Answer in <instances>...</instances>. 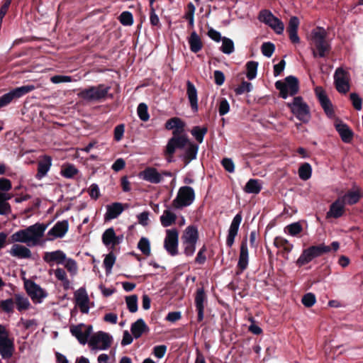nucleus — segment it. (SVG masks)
Segmentation results:
<instances>
[{"mask_svg":"<svg viewBox=\"0 0 363 363\" xmlns=\"http://www.w3.org/2000/svg\"><path fill=\"white\" fill-rule=\"evenodd\" d=\"M195 199V193L192 187L184 186L179 188L177 196L172 201V206L181 209L190 206Z\"/></svg>","mask_w":363,"mask_h":363,"instance_id":"obj_8","label":"nucleus"},{"mask_svg":"<svg viewBox=\"0 0 363 363\" xmlns=\"http://www.w3.org/2000/svg\"><path fill=\"white\" fill-rule=\"evenodd\" d=\"M333 77L337 91L341 94H346L350 90L347 72L342 67H338L336 69Z\"/></svg>","mask_w":363,"mask_h":363,"instance_id":"obj_14","label":"nucleus"},{"mask_svg":"<svg viewBox=\"0 0 363 363\" xmlns=\"http://www.w3.org/2000/svg\"><path fill=\"white\" fill-rule=\"evenodd\" d=\"M125 302L130 313H135L138 311V296L136 295L127 296Z\"/></svg>","mask_w":363,"mask_h":363,"instance_id":"obj_52","label":"nucleus"},{"mask_svg":"<svg viewBox=\"0 0 363 363\" xmlns=\"http://www.w3.org/2000/svg\"><path fill=\"white\" fill-rule=\"evenodd\" d=\"M274 17L275 16H274L270 11L264 9L260 11L258 16V19L260 22L264 23L268 26Z\"/></svg>","mask_w":363,"mask_h":363,"instance_id":"obj_51","label":"nucleus"},{"mask_svg":"<svg viewBox=\"0 0 363 363\" xmlns=\"http://www.w3.org/2000/svg\"><path fill=\"white\" fill-rule=\"evenodd\" d=\"M15 352L14 340L9 337L6 328L0 324V356L3 359H11Z\"/></svg>","mask_w":363,"mask_h":363,"instance_id":"obj_7","label":"nucleus"},{"mask_svg":"<svg viewBox=\"0 0 363 363\" xmlns=\"http://www.w3.org/2000/svg\"><path fill=\"white\" fill-rule=\"evenodd\" d=\"M326 37L327 32L322 27H317L311 31V41L315 48L313 50L314 57H324L330 51V45Z\"/></svg>","mask_w":363,"mask_h":363,"instance_id":"obj_2","label":"nucleus"},{"mask_svg":"<svg viewBox=\"0 0 363 363\" xmlns=\"http://www.w3.org/2000/svg\"><path fill=\"white\" fill-rule=\"evenodd\" d=\"M242 220V216L240 212L237 213L233 218L228 229V247H231L234 243Z\"/></svg>","mask_w":363,"mask_h":363,"instance_id":"obj_24","label":"nucleus"},{"mask_svg":"<svg viewBox=\"0 0 363 363\" xmlns=\"http://www.w3.org/2000/svg\"><path fill=\"white\" fill-rule=\"evenodd\" d=\"M35 89L32 84L19 86L0 96V108L9 104L14 99H18Z\"/></svg>","mask_w":363,"mask_h":363,"instance_id":"obj_10","label":"nucleus"},{"mask_svg":"<svg viewBox=\"0 0 363 363\" xmlns=\"http://www.w3.org/2000/svg\"><path fill=\"white\" fill-rule=\"evenodd\" d=\"M63 264L72 276L77 274V262L74 259L66 257V260L65 261Z\"/></svg>","mask_w":363,"mask_h":363,"instance_id":"obj_58","label":"nucleus"},{"mask_svg":"<svg viewBox=\"0 0 363 363\" xmlns=\"http://www.w3.org/2000/svg\"><path fill=\"white\" fill-rule=\"evenodd\" d=\"M206 301V296L203 288H199L196 290L195 296V306L198 311V320L199 321L203 319L204 303Z\"/></svg>","mask_w":363,"mask_h":363,"instance_id":"obj_25","label":"nucleus"},{"mask_svg":"<svg viewBox=\"0 0 363 363\" xmlns=\"http://www.w3.org/2000/svg\"><path fill=\"white\" fill-rule=\"evenodd\" d=\"M208 35L214 41L220 42L222 40L220 50L223 53L227 54V38L225 37L222 38L220 33L213 28L208 30Z\"/></svg>","mask_w":363,"mask_h":363,"instance_id":"obj_38","label":"nucleus"},{"mask_svg":"<svg viewBox=\"0 0 363 363\" xmlns=\"http://www.w3.org/2000/svg\"><path fill=\"white\" fill-rule=\"evenodd\" d=\"M302 230L303 228L301 223L299 222H295L286 225L284 229V232L291 236H296L302 231Z\"/></svg>","mask_w":363,"mask_h":363,"instance_id":"obj_47","label":"nucleus"},{"mask_svg":"<svg viewBox=\"0 0 363 363\" xmlns=\"http://www.w3.org/2000/svg\"><path fill=\"white\" fill-rule=\"evenodd\" d=\"M275 87L279 91L280 96L284 99L289 96L296 95L299 90V83L298 79L292 75L285 78L284 82L279 80L275 82Z\"/></svg>","mask_w":363,"mask_h":363,"instance_id":"obj_5","label":"nucleus"},{"mask_svg":"<svg viewBox=\"0 0 363 363\" xmlns=\"http://www.w3.org/2000/svg\"><path fill=\"white\" fill-rule=\"evenodd\" d=\"M69 331L81 345H84L89 342L93 332V327L91 325L79 323L70 326Z\"/></svg>","mask_w":363,"mask_h":363,"instance_id":"obj_11","label":"nucleus"},{"mask_svg":"<svg viewBox=\"0 0 363 363\" xmlns=\"http://www.w3.org/2000/svg\"><path fill=\"white\" fill-rule=\"evenodd\" d=\"M9 251L10 255L18 259H29L32 256L31 251L28 246H24L14 242Z\"/></svg>","mask_w":363,"mask_h":363,"instance_id":"obj_23","label":"nucleus"},{"mask_svg":"<svg viewBox=\"0 0 363 363\" xmlns=\"http://www.w3.org/2000/svg\"><path fill=\"white\" fill-rule=\"evenodd\" d=\"M274 17L275 16H274L270 11L264 9L260 11L258 16V19L260 22L264 23L268 26Z\"/></svg>","mask_w":363,"mask_h":363,"instance_id":"obj_50","label":"nucleus"},{"mask_svg":"<svg viewBox=\"0 0 363 363\" xmlns=\"http://www.w3.org/2000/svg\"><path fill=\"white\" fill-rule=\"evenodd\" d=\"M0 308L7 313H11L14 308V301L12 298L3 300L0 302Z\"/></svg>","mask_w":363,"mask_h":363,"instance_id":"obj_57","label":"nucleus"},{"mask_svg":"<svg viewBox=\"0 0 363 363\" xmlns=\"http://www.w3.org/2000/svg\"><path fill=\"white\" fill-rule=\"evenodd\" d=\"M277 34L281 35L284 30V23L277 17H274L272 22L268 25Z\"/></svg>","mask_w":363,"mask_h":363,"instance_id":"obj_48","label":"nucleus"},{"mask_svg":"<svg viewBox=\"0 0 363 363\" xmlns=\"http://www.w3.org/2000/svg\"><path fill=\"white\" fill-rule=\"evenodd\" d=\"M274 245L277 247H282L287 252H290L294 247L291 243L282 237L275 238Z\"/></svg>","mask_w":363,"mask_h":363,"instance_id":"obj_45","label":"nucleus"},{"mask_svg":"<svg viewBox=\"0 0 363 363\" xmlns=\"http://www.w3.org/2000/svg\"><path fill=\"white\" fill-rule=\"evenodd\" d=\"M179 233L176 228L166 230L164 247L172 256L178 254Z\"/></svg>","mask_w":363,"mask_h":363,"instance_id":"obj_13","label":"nucleus"},{"mask_svg":"<svg viewBox=\"0 0 363 363\" xmlns=\"http://www.w3.org/2000/svg\"><path fill=\"white\" fill-rule=\"evenodd\" d=\"M78 172V170L74 165H68L62 170V174L66 178H72Z\"/></svg>","mask_w":363,"mask_h":363,"instance_id":"obj_62","label":"nucleus"},{"mask_svg":"<svg viewBox=\"0 0 363 363\" xmlns=\"http://www.w3.org/2000/svg\"><path fill=\"white\" fill-rule=\"evenodd\" d=\"M69 229V223L67 220L57 221L47 233L46 241H52L57 238H63Z\"/></svg>","mask_w":363,"mask_h":363,"instance_id":"obj_16","label":"nucleus"},{"mask_svg":"<svg viewBox=\"0 0 363 363\" xmlns=\"http://www.w3.org/2000/svg\"><path fill=\"white\" fill-rule=\"evenodd\" d=\"M138 117L143 121H147L150 118V115L147 111V106L145 103H140L137 108Z\"/></svg>","mask_w":363,"mask_h":363,"instance_id":"obj_53","label":"nucleus"},{"mask_svg":"<svg viewBox=\"0 0 363 363\" xmlns=\"http://www.w3.org/2000/svg\"><path fill=\"white\" fill-rule=\"evenodd\" d=\"M139 177L152 184H159L164 177H172V173L167 171L160 172L156 168L148 167L139 173Z\"/></svg>","mask_w":363,"mask_h":363,"instance_id":"obj_12","label":"nucleus"},{"mask_svg":"<svg viewBox=\"0 0 363 363\" xmlns=\"http://www.w3.org/2000/svg\"><path fill=\"white\" fill-rule=\"evenodd\" d=\"M275 46L271 42L264 43L261 46V51L264 56L270 57L274 52Z\"/></svg>","mask_w":363,"mask_h":363,"instance_id":"obj_56","label":"nucleus"},{"mask_svg":"<svg viewBox=\"0 0 363 363\" xmlns=\"http://www.w3.org/2000/svg\"><path fill=\"white\" fill-rule=\"evenodd\" d=\"M112 340L108 333L99 331L91 335L88 345L91 350H106L110 347Z\"/></svg>","mask_w":363,"mask_h":363,"instance_id":"obj_9","label":"nucleus"},{"mask_svg":"<svg viewBox=\"0 0 363 363\" xmlns=\"http://www.w3.org/2000/svg\"><path fill=\"white\" fill-rule=\"evenodd\" d=\"M124 208L122 203L116 202L106 206V212L104 218L106 220H111L116 218L123 211Z\"/></svg>","mask_w":363,"mask_h":363,"instance_id":"obj_30","label":"nucleus"},{"mask_svg":"<svg viewBox=\"0 0 363 363\" xmlns=\"http://www.w3.org/2000/svg\"><path fill=\"white\" fill-rule=\"evenodd\" d=\"M183 242H197L198 230L193 225L188 226L182 236Z\"/></svg>","mask_w":363,"mask_h":363,"instance_id":"obj_40","label":"nucleus"},{"mask_svg":"<svg viewBox=\"0 0 363 363\" xmlns=\"http://www.w3.org/2000/svg\"><path fill=\"white\" fill-rule=\"evenodd\" d=\"M263 182L257 179H249L245 187L244 191L247 194H258L262 189Z\"/></svg>","mask_w":363,"mask_h":363,"instance_id":"obj_33","label":"nucleus"},{"mask_svg":"<svg viewBox=\"0 0 363 363\" xmlns=\"http://www.w3.org/2000/svg\"><path fill=\"white\" fill-rule=\"evenodd\" d=\"M342 199L343 203L349 205L357 203L361 198V194L359 189L349 191L345 194L340 196Z\"/></svg>","mask_w":363,"mask_h":363,"instance_id":"obj_36","label":"nucleus"},{"mask_svg":"<svg viewBox=\"0 0 363 363\" xmlns=\"http://www.w3.org/2000/svg\"><path fill=\"white\" fill-rule=\"evenodd\" d=\"M207 130L208 129L206 127L194 126L191 129V133L198 143H201L203 140L204 135L207 133Z\"/></svg>","mask_w":363,"mask_h":363,"instance_id":"obj_43","label":"nucleus"},{"mask_svg":"<svg viewBox=\"0 0 363 363\" xmlns=\"http://www.w3.org/2000/svg\"><path fill=\"white\" fill-rule=\"evenodd\" d=\"M66 254L60 250L52 252H45L43 255V259L44 262L48 263L50 266L54 264H62L66 260Z\"/></svg>","mask_w":363,"mask_h":363,"instance_id":"obj_21","label":"nucleus"},{"mask_svg":"<svg viewBox=\"0 0 363 363\" xmlns=\"http://www.w3.org/2000/svg\"><path fill=\"white\" fill-rule=\"evenodd\" d=\"M176 214L170 209H166L160 216V223L163 227H169L175 223Z\"/></svg>","mask_w":363,"mask_h":363,"instance_id":"obj_37","label":"nucleus"},{"mask_svg":"<svg viewBox=\"0 0 363 363\" xmlns=\"http://www.w3.org/2000/svg\"><path fill=\"white\" fill-rule=\"evenodd\" d=\"M101 238L102 242L106 247L113 249L123 242V235H116L113 228H109L104 232Z\"/></svg>","mask_w":363,"mask_h":363,"instance_id":"obj_18","label":"nucleus"},{"mask_svg":"<svg viewBox=\"0 0 363 363\" xmlns=\"http://www.w3.org/2000/svg\"><path fill=\"white\" fill-rule=\"evenodd\" d=\"M199 150V145L188 141L186 145L185 152L183 158L186 164L189 163L191 160L196 159Z\"/></svg>","mask_w":363,"mask_h":363,"instance_id":"obj_35","label":"nucleus"},{"mask_svg":"<svg viewBox=\"0 0 363 363\" xmlns=\"http://www.w3.org/2000/svg\"><path fill=\"white\" fill-rule=\"evenodd\" d=\"M185 123L178 117H174L165 123V128L167 130H173V135H176L179 134L184 130Z\"/></svg>","mask_w":363,"mask_h":363,"instance_id":"obj_31","label":"nucleus"},{"mask_svg":"<svg viewBox=\"0 0 363 363\" xmlns=\"http://www.w3.org/2000/svg\"><path fill=\"white\" fill-rule=\"evenodd\" d=\"M350 98L354 108L357 111H360L362 107V100L361 97L357 93H351Z\"/></svg>","mask_w":363,"mask_h":363,"instance_id":"obj_61","label":"nucleus"},{"mask_svg":"<svg viewBox=\"0 0 363 363\" xmlns=\"http://www.w3.org/2000/svg\"><path fill=\"white\" fill-rule=\"evenodd\" d=\"M15 303L19 311L26 310L30 306L28 298L21 294L15 295Z\"/></svg>","mask_w":363,"mask_h":363,"instance_id":"obj_42","label":"nucleus"},{"mask_svg":"<svg viewBox=\"0 0 363 363\" xmlns=\"http://www.w3.org/2000/svg\"><path fill=\"white\" fill-rule=\"evenodd\" d=\"M315 93L325 114L329 118H333L334 116L333 106L324 89L321 86H317L315 89Z\"/></svg>","mask_w":363,"mask_h":363,"instance_id":"obj_17","label":"nucleus"},{"mask_svg":"<svg viewBox=\"0 0 363 363\" xmlns=\"http://www.w3.org/2000/svg\"><path fill=\"white\" fill-rule=\"evenodd\" d=\"M190 50L191 52L196 53L202 48V43L198 34L194 31L191 33L189 39Z\"/></svg>","mask_w":363,"mask_h":363,"instance_id":"obj_39","label":"nucleus"},{"mask_svg":"<svg viewBox=\"0 0 363 363\" xmlns=\"http://www.w3.org/2000/svg\"><path fill=\"white\" fill-rule=\"evenodd\" d=\"M116 262V257L115 255L111 252L108 254L104 260V265L106 269V272L107 274H109L111 272L112 267Z\"/></svg>","mask_w":363,"mask_h":363,"instance_id":"obj_55","label":"nucleus"},{"mask_svg":"<svg viewBox=\"0 0 363 363\" xmlns=\"http://www.w3.org/2000/svg\"><path fill=\"white\" fill-rule=\"evenodd\" d=\"M55 276L59 281H62L65 289L70 286V281L67 279L66 272L62 268H57L54 272Z\"/></svg>","mask_w":363,"mask_h":363,"instance_id":"obj_46","label":"nucleus"},{"mask_svg":"<svg viewBox=\"0 0 363 363\" xmlns=\"http://www.w3.org/2000/svg\"><path fill=\"white\" fill-rule=\"evenodd\" d=\"M258 62L256 61H250L246 65L247 77L249 80L254 79L257 74Z\"/></svg>","mask_w":363,"mask_h":363,"instance_id":"obj_44","label":"nucleus"},{"mask_svg":"<svg viewBox=\"0 0 363 363\" xmlns=\"http://www.w3.org/2000/svg\"><path fill=\"white\" fill-rule=\"evenodd\" d=\"M298 173L301 180L306 181L309 179L312 175L311 165L308 162L302 164L298 168Z\"/></svg>","mask_w":363,"mask_h":363,"instance_id":"obj_41","label":"nucleus"},{"mask_svg":"<svg viewBox=\"0 0 363 363\" xmlns=\"http://www.w3.org/2000/svg\"><path fill=\"white\" fill-rule=\"evenodd\" d=\"M110 90V86L100 84L97 86H91L87 89H82L77 96L87 101H100L105 99Z\"/></svg>","mask_w":363,"mask_h":363,"instance_id":"obj_3","label":"nucleus"},{"mask_svg":"<svg viewBox=\"0 0 363 363\" xmlns=\"http://www.w3.org/2000/svg\"><path fill=\"white\" fill-rule=\"evenodd\" d=\"M25 287L33 302L40 303L48 296V293L33 281H26Z\"/></svg>","mask_w":363,"mask_h":363,"instance_id":"obj_15","label":"nucleus"},{"mask_svg":"<svg viewBox=\"0 0 363 363\" xmlns=\"http://www.w3.org/2000/svg\"><path fill=\"white\" fill-rule=\"evenodd\" d=\"M52 166V158L50 156H44L38 164V172L35 178L38 180L42 179L49 172Z\"/></svg>","mask_w":363,"mask_h":363,"instance_id":"obj_28","label":"nucleus"},{"mask_svg":"<svg viewBox=\"0 0 363 363\" xmlns=\"http://www.w3.org/2000/svg\"><path fill=\"white\" fill-rule=\"evenodd\" d=\"M249 255L247 249V237L242 241L240 250V256L238 262V267L242 270H245L248 265Z\"/></svg>","mask_w":363,"mask_h":363,"instance_id":"obj_29","label":"nucleus"},{"mask_svg":"<svg viewBox=\"0 0 363 363\" xmlns=\"http://www.w3.org/2000/svg\"><path fill=\"white\" fill-rule=\"evenodd\" d=\"M299 23L300 22L298 17L292 16L290 18L287 32L289 33L290 40L294 44L300 42V38L298 35V28Z\"/></svg>","mask_w":363,"mask_h":363,"instance_id":"obj_27","label":"nucleus"},{"mask_svg":"<svg viewBox=\"0 0 363 363\" xmlns=\"http://www.w3.org/2000/svg\"><path fill=\"white\" fill-rule=\"evenodd\" d=\"M287 106L297 119L304 123H308L311 119L310 108L301 96H295Z\"/></svg>","mask_w":363,"mask_h":363,"instance_id":"obj_4","label":"nucleus"},{"mask_svg":"<svg viewBox=\"0 0 363 363\" xmlns=\"http://www.w3.org/2000/svg\"><path fill=\"white\" fill-rule=\"evenodd\" d=\"M188 143V138L185 135H176L170 138L166 147L167 154L172 155L174 153L176 149H182Z\"/></svg>","mask_w":363,"mask_h":363,"instance_id":"obj_19","label":"nucleus"},{"mask_svg":"<svg viewBox=\"0 0 363 363\" xmlns=\"http://www.w3.org/2000/svg\"><path fill=\"white\" fill-rule=\"evenodd\" d=\"M316 301L315 296L313 293H307L306 294L302 299L301 302L303 305L306 307H311L315 304Z\"/></svg>","mask_w":363,"mask_h":363,"instance_id":"obj_60","label":"nucleus"},{"mask_svg":"<svg viewBox=\"0 0 363 363\" xmlns=\"http://www.w3.org/2000/svg\"><path fill=\"white\" fill-rule=\"evenodd\" d=\"M331 247L324 244L313 245L303 250L301 255L296 261L298 266L305 265L311 262L314 258L330 252Z\"/></svg>","mask_w":363,"mask_h":363,"instance_id":"obj_6","label":"nucleus"},{"mask_svg":"<svg viewBox=\"0 0 363 363\" xmlns=\"http://www.w3.org/2000/svg\"><path fill=\"white\" fill-rule=\"evenodd\" d=\"M72 78L71 76L67 75H55L50 78V82L53 84L71 82Z\"/></svg>","mask_w":363,"mask_h":363,"instance_id":"obj_63","label":"nucleus"},{"mask_svg":"<svg viewBox=\"0 0 363 363\" xmlns=\"http://www.w3.org/2000/svg\"><path fill=\"white\" fill-rule=\"evenodd\" d=\"M76 303L82 313H88L89 311V298L84 288L81 287L74 292Z\"/></svg>","mask_w":363,"mask_h":363,"instance_id":"obj_20","label":"nucleus"},{"mask_svg":"<svg viewBox=\"0 0 363 363\" xmlns=\"http://www.w3.org/2000/svg\"><path fill=\"white\" fill-rule=\"evenodd\" d=\"M186 95L191 110L197 112L199 110L197 90L194 84L189 80L186 82Z\"/></svg>","mask_w":363,"mask_h":363,"instance_id":"obj_26","label":"nucleus"},{"mask_svg":"<svg viewBox=\"0 0 363 363\" xmlns=\"http://www.w3.org/2000/svg\"><path fill=\"white\" fill-rule=\"evenodd\" d=\"M131 333L135 339L139 338L144 332L148 331L149 328L143 319L140 318L133 323L130 328Z\"/></svg>","mask_w":363,"mask_h":363,"instance_id":"obj_34","label":"nucleus"},{"mask_svg":"<svg viewBox=\"0 0 363 363\" xmlns=\"http://www.w3.org/2000/svg\"><path fill=\"white\" fill-rule=\"evenodd\" d=\"M48 226L47 224L36 223L21 229L11 235V242L24 243L28 247L43 245L46 242V239L43 238Z\"/></svg>","mask_w":363,"mask_h":363,"instance_id":"obj_1","label":"nucleus"},{"mask_svg":"<svg viewBox=\"0 0 363 363\" xmlns=\"http://www.w3.org/2000/svg\"><path fill=\"white\" fill-rule=\"evenodd\" d=\"M150 212L149 211H143L138 215H137L138 222L140 225L145 227L148 225L150 221Z\"/></svg>","mask_w":363,"mask_h":363,"instance_id":"obj_64","label":"nucleus"},{"mask_svg":"<svg viewBox=\"0 0 363 363\" xmlns=\"http://www.w3.org/2000/svg\"><path fill=\"white\" fill-rule=\"evenodd\" d=\"M138 248L146 256L150 255V243L147 238L143 237L138 243Z\"/></svg>","mask_w":363,"mask_h":363,"instance_id":"obj_49","label":"nucleus"},{"mask_svg":"<svg viewBox=\"0 0 363 363\" xmlns=\"http://www.w3.org/2000/svg\"><path fill=\"white\" fill-rule=\"evenodd\" d=\"M345 204L343 203L342 199L338 197L330 206V209L326 213V218H339L345 213Z\"/></svg>","mask_w":363,"mask_h":363,"instance_id":"obj_22","label":"nucleus"},{"mask_svg":"<svg viewBox=\"0 0 363 363\" xmlns=\"http://www.w3.org/2000/svg\"><path fill=\"white\" fill-rule=\"evenodd\" d=\"M252 89V85L250 82L244 81L238 87L235 88V91L236 94L241 95L245 92H250Z\"/></svg>","mask_w":363,"mask_h":363,"instance_id":"obj_59","label":"nucleus"},{"mask_svg":"<svg viewBox=\"0 0 363 363\" xmlns=\"http://www.w3.org/2000/svg\"><path fill=\"white\" fill-rule=\"evenodd\" d=\"M335 128L343 142L348 143L352 140L353 133L347 125L343 123H338L335 124Z\"/></svg>","mask_w":363,"mask_h":363,"instance_id":"obj_32","label":"nucleus"},{"mask_svg":"<svg viewBox=\"0 0 363 363\" xmlns=\"http://www.w3.org/2000/svg\"><path fill=\"white\" fill-rule=\"evenodd\" d=\"M120 23L125 26H130L133 23V14L130 11H123L119 16Z\"/></svg>","mask_w":363,"mask_h":363,"instance_id":"obj_54","label":"nucleus"}]
</instances>
